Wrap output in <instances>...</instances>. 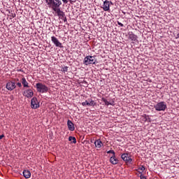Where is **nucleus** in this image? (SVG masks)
<instances>
[{
    "label": "nucleus",
    "instance_id": "dca6fc26",
    "mask_svg": "<svg viewBox=\"0 0 179 179\" xmlns=\"http://www.w3.org/2000/svg\"><path fill=\"white\" fill-rule=\"evenodd\" d=\"M94 145L96 148H98V149H100V148L103 146V142H101L100 139H98L94 142Z\"/></svg>",
    "mask_w": 179,
    "mask_h": 179
},
{
    "label": "nucleus",
    "instance_id": "9d476101",
    "mask_svg": "<svg viewBox=\"0 0 179 179\" xmlns=\"http://www.w3.org/2000/svg\"><path fill=\"white\" fill-rule=\"evenodd\" d=\"M67 126L69 131H75V124L70 120L67 121Z\"/></svg>",
    "mask_w": 179,
    "mask_h": 179
},
{
    "label": "nucleus",
    "instance_id": "f3484780",
    "mask_svg": "<svg viewBox=\"0 0 179 179\" xmlns=\"http://www.w3.org/2000/svg\"><path fill=\"white\" fill-rule=\"evenodd\" d=\"M21 82L24 87H29V83H27L25 78H22Z\"/></svg>",
    "mask_w": 179,
    "mask_h": 179
},
{
    "label": "nucleus",
    "instance_id": "7ed1b4c3",
    "mask_svg": "<svg viewBox=\"0 0 179 179\" xmlns=\"http://www.w3.org/2000/svg\"><path fill=\"white\" fill-rule=\"evenodd\" d=\"M154 108H155L156 111H166L167 104L164 101H161L155 105Z\"/></svg>",
    "mask_w": 179,
    "mask_h": 179
},
{
    "label": "nucleus",
    "instance_id": "a878e982",
    "mask_svg": "<svg viewBox=\"0 0 179 179\" xmlns=\"http://www.w3.org/2000/svg\"><path fill=\"white\" fill-rule=\"evenodd\" d=\"M17 85H18V87H22V83H17Z\"/></svg>",
    "mask_w": 179,
    "mask_h": 179
},
{
    "label": "nucleus",
    "instance_id": "c756f323",
    "mask_svg": "<svg viewBox=\"0 0 179 179\" xmlns=\"http://www.w3.org/2000/svg\"><path fill=\"white\" fill-rule=\"evenodd\" d=\"M148 120H150V118H149V116L145 117V121H148Z\"/></svg>",
    "mask_w": 179,
    "mask_h": 179
},
{
    "label": "nucleus",
    "instance_id": "393cba45",
    "mask_svg": "<svg viewBox=\"0 0 179 179\" xmlns=\"http://www.w3.org/2000/svg\"><path fill=\"white\" fill-rule=\"evenodd\" d=\"M118 26H120V27H124V24L120 22V21H117Z\"/></svg>",
    "mask_w": 179,
    "mask_h": 179
},
{
    "label": "nucleus",
    "instance_id": "2eb2a0df",
    "mask_svg": "<svg viewBox=\"0 0 179 179\" xmlns=\"http://www.w3.org/2000/svg\"><path fill=\"white\" fill-rule=\"evenodd\" d=\"M51 40L53 44H55L56 45H61V43H59V41H58V38H57V37L52 36Z\"/></svg>",
    "mask_w": 179,
    "mask_h": 179
},
{
    "label": "nucleus",
    "instance_id": "6e6552de",
    "mask_svg": "<svg viewBox=\"0 0 179 179\" xmlns=\"http://www.w3.org/2000/svg\"><path fill=\"white\" fill-rule=\"evenodd\" d=\"M6 87L7 90L12 91L16 88V84L10 81L6 83Z\"/></svg>",
    "mask_w": 179,
    "mask_h": 179
},
{
    "label": "nucleus",
    "instance_id": "1a4fd4ad",
    "mask_svg": "<svg viewBox=\"0 0 179 179\" xmlns=\"http://www.w3.org/2000/svg\"><path fill=\"white\" fill-rule=\"evenodd\" d=\"M110 3H113L111 1L110 2L109 1L106 0L103 2V10H105V12H107L108 10H110Z\"/></svg>",
    "mask_w": 179,
    "mask_h": 179
},
{
    "label": "nucleus",
    "instance_id": "f03ea898",
    "mask_svg": "<svg viewBox=\"0 0 179 179\" xmlns=\"http://www.w3.org/2000/svg\"><path fill=\"white\" fill-rule=\"evenodd\" d=\"M36 87L37 92H39V93H47L48 92V87L41 83H36Z\"/></svg>",
    "mask_w": 179,
    "mask_h": 179
},
{
    "label": "nucleus",
    "instance_id": "9b49d317",
    "mask_svg": "<svg viewBox=\"0 0 179 179\" xmlns=\"http://www.w3.org/2000/svg\"><path fill=\"white\" fill-rule=\"evenodd\" d=\"M101 101H103V103H105V106H115V105L113 100L108 101L105 98H102Z\"/></svg>",
    "mask_w": 179,
    "mask_h": 179
},
{
    "label": "nucleus",
    "instance_id": "0eeeda50",
    "mask_svg": "<svg viewBox=\"0 0 179 179\" xmlns=\"http://www.w3.org/2000/svg\"><path fill=\"white\" fill-rule=\"evenodd\" d=\"M121 157L125 163H132V159L131 158V155L128 153H124L121 155Z\"/></svg>",
    "mask_w": 179,
    "mask_h": 179
},
{
    "label": "nucleus",
    "instance_id": "4be33fe9",
    "mask_svg": "<svg viewBox=\"0 0 179 179\" xmlns=\"http://www.w3.org/2000/svg\"><path fill=\"white\" fill-rule=\"evenodd\" d=\"M68 66H64L62 68V72H64L65 73L66 72H68Z\"/></svg>",
    "mask_w": 179,
    "mask_h": 179
},
{
    "label": "nucleus",
    "instance_id": "a211bd4d",
    "mask_svg": "<svg viewBox=\"0 0 179 179\" xmlns=\"http://www.w3.org/2000/svg\"><path fill=\"white\" fill-rule=\"evenodd\" d=\"M69 141L70 142H72V143H76V138H75L73 136H69Z\"/></svg>",
    "mask_w": 179,
    "mask_h": 179
},
{
    "label": "nucleus",
    "instance_id": "7c9ffc66",
    "mask_svg": "<svg viewBox=\"0 0 179 179\" xmlns=\"http://www.w3.org/2000/svg\"><path fill=\"white\" fill-rule=\"evenodd\" d=\"M64 22H66V17H64Z\"/></svg>",
    "mask_w": 179,
    "mask_h": 179
},
{
    "label": "nucleus",
    "instance_id": "f8f14e48",
    "mask_svg": "<svg viewBox=\"0 0 179 179\" xmlns=\"http://www.w3.org/2000/svg\"><path fill=\"white\" fill-rule=\"evenodd\" d=\"M110 162L111 164H113V165L118 164V159H117L115 155H113L110 158Z\"/></svg>",
    "mask_w": 179,
    "mask_h": 179
},
{
    "label": "nucleus",
    "instance_id": "c85d7f7f",
    "mask_svg": "<svg viewBox=\"0 0 179 179\" xmlns=\"http://www.w3.org/2000/svg\"><path fill=\"white\" fill-rule=\"evenodd\" d=\"M5 135L2 134V135H0V139H2L3 138H4Z\"/></svg>",
    "mask_w": 179,
    "mask_h": 179
},
{
    "label": "nucleus",
    "instance_id": "f257e3e1",
    "mask_svg": "<svg viewBox=\"0 0 179 179\" xmlns=\"http://www.w3.org/2000/svg\"><path fill=\"white\" fill-rule=\"evenodd\" d=\"M45 3H47L49 8H51L54 12H56L57 16H62V17H65V13L61 10L59 6L62 5V1L61 0H43Z\"/></svg>",
    "mask_w": 179,
    "mask_h": 179
},
{
    "label": "nucleus",
    "instance_id": "cd10ccee",
    "mask_svg": "<svg viewBox=\"0 0 179 179\" xmlns=\"http://www.w3.org/2000/svg\"><path fill=\"white\" fill-rule=\"evenodd\" d=\"M63 3H68V0H62Z\"/></svg>",
    "mask_w": 179,
    "mask_h": 179
},
{
    "label": "nucleus",
    "instance_id": "ddd939ff",
    "mask_svg": "<svg viewBox=\"0 0 179 179\" xmlns=\"http://www.w3.org/2000/svg\"><path fill=\"white\" fill-rule=\"evenodd\" d=\"M129 38L130 40H131V41H138V40H136V38H138V37L136 36V35L134 34V33L132 32H129Z\"/></svg>",
    "mask_w": 179,
    "mask_h": 179
},
{
    "label": "nucleus",
    "instance_id": "bb28decb",
    "mask_svg": "<svg viewBox=\"0 0 179 179\" xmlns=\"http://www.w3.org/2000/svg\"><path fill=\"white\" fill-rule=\"evenodd\" d=\"M141 179H146V177L144 176L141 175Z\"/></svg>",
    "mask_w": 179,
    "mask_h": 179
},
{
    "label": "nucleus",
    "instance_id": "39448f33",
    "mask_svg": "<svg viewBox=\"0 0 179 179\" xmlns=\"http://www.w3.org/2000/svg\"><path fill=\"white\" fill-rule=\"evenodd\" d=\"M40 107V102L37 100L36 97H33L31 100V108L34 110H36Z\"/></svg>",
    "mask_w": 179,
    "mask_h": 179
},
{
    "label": "nucleus",
    "instance_id": "5701e85b",
    "mask_svg": "<svg viewBox=\"0 0 179 179\" xmlns=\"http://www.w3.org/2000/svg\"><path fill=\"white\" fill-rule=\"evenodd\" d=\"M107 153H108V154L112 153L113 156H115V152H114V150H109V151H107Z\"/></svg>",
    "mask_w": 179,
    "mask_h": 179
},
{
    "label": "nucleus",
    "instance_id": "6ab92c4d",
    "mask_svg": "<svg viewBox=\"0 0 179 179\" xmlns=\"http://www.w3.org/2000/svg\"><path fill=\"white\" fill-rule=\"evenodd\" d=\"M138 173H139L140 174H142V173H143V171H145V166H142L141 167H139L137 169Z\"/></svg>",
    "mask_w": 179,
    "mask_h": 179
},
{
    "label": "nucleus",
    "instance_id": "20e7f679",
    "mask_svg": "<svg viewBox=\"0 0 179 179\" xmlns=\"http://www.w3.org/2000/svg\"><path fill=\"white\" fill-rule=\"evenodd\" d=\"M85 65H90L91 64H96V58L94 56H87L84 58Z\"/></svg>",
    "mask_w": 179,
    "mask_h": 179
},
{
    "label": "nucleus",
    "instance_id": "412c9836",
    "mask_svg": "<svg viewBox=\"0 0 179 179\" xmlns=\"http://www.w3.org/2000/svg\"><path fill=\"white\" fill-rule=\"evenodd\" d=\"M173 36L176 38H179V31H175L173 32Z\"/></svg>",
    "mask_w": 179,
    "mask_h": 179
},
{
    "label": "nucleus",
    "instance_id": "4468645a",
    "mask_svg": "<svg viewBox=\"0 0 179 179\" xmlns=\"http://www.w3.org/2000/svg\"><path fill=\"white\" fill-rule=\"evenodd\" d=\"M22 174L25 178H30L31 177V173L29 170L23 171Z\"/></svg>",
    "mask_w": 179,
    "mask_h": 179
},
{
    "label": "nucleus",
    "instance_id": "423d86ee",
    "mask_svg": "<svg viewBox=\"0 0 179 179\" xmlns=\"http://www.w3.org/2000/svg\"><path fill=\"white\" fill-rule=\"evenodd\" d=\"M22 94L23 96H24V97H27V99H31V97L34 96V92H33V90L28 89V90H25L23 92Z\"/></svg>",
    "mask_w": 179,
    "mask_h": 179
},
{
    "label": "nucleus",
    "instance_id": "b1692460",
    "mask_svg": "<svg viewBox=\"0 0 179 179\" xmlns=\"http://www.w3.org/2000/svg\"><path fill=\"white\" fill-rule=\"evenodd\" d=\"M82 106H89V101H85L82 103Z\"/></svg>",
    "mask_w": 179,
    "mask_h": 179
},
{
    "label": "nucleus",
    "instance_id": "aec40b11",
    "mask_svg": "<svg viewBox=\"0 0 179 179\" xmlns=\"http://www.w3.org/2000/svg\"><path fill=\"white\" fill-rule=\"evenodd\" d=\"M88 106L90 107L94 106H96V102H94V101H93V100L89 101Z\"/></svg>",
    "mask_w": 179,
    "mask_h": 179
}]
</instances>
